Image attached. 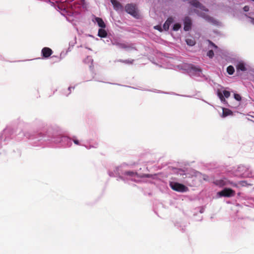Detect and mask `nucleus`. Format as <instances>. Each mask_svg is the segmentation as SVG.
<instances>
[{
    "label": "nucleus",
    "mask_w": 254,
    "mask_h": 254,
    "mask_svg": "<svg viewBox=\"0 0 254 254\" xmlns=\"http://www.w3.org/2000/svg\"><path fill=\"white\" fill-rule=\"evenodd\" d=\"M190 4L193 6L198 8L201 10L208 11V10L203 6L197 0H192L190 2Z\"/></svg>",
    "instance_id": "nucleus-6"
},
{
    "label": "nucleus",
    "mask_w": 254,
    "mask_h": 254,
    "mask_svg": "<svg viewBox=\"0 0 254 254\" xmlns=\"http://www.w3.org/2000/svg\"><path fill=\"white\" fill-rule=\"evenodd\" d=\"M232 114V112L230 110L227 109H224V108L223 109V114H222L223 117H225L227 116L231 115Z\"/></svg>",
    "instance_id": "nucleus-17"
},
{
    "label": "nucleus",
    "mask_w": 254,
    "mask_h": 254,
    "mask_svg": "<svg viewBox=\"0 0 254 254\" xmlns=\"http://www.w3.org/2000/svg\"><path fill=\"white\" fill-rule=\"evenodd\" d=\"M126 11L133 17L138 18L139 13L136 7V5L133 4H127L125 6Z\"/></svg>",
    "instance_id": "nucleus-2"
},
{
    "label": "nucleus",
    "mask_w": 254,
    "mask_h": 254,
    "mask_svg": "<svg viewBox=\"0 0 254 254\" xmlns=\"http://www.w3.org/2000/svg\"><path fill=\"white\" fill-rule=\"evenodd\" d=\"M174 21V19L172 17H169L163 24V28L167 31L169 29V26Z\"/></svg>",
    "instance_id": "nucleus-11"
},
{
    "label": "nucleus",
    "mask_w": 254,
    "mask_h": 254,
    "mask_svg": "<svg viewBox=\"0 0 254 254\" xmlns=\"http://www.w3.org/2000/svg\"><path fill=\"white\" fill-rule=\"evenodd\" d=\"M181 27V25L180 23H176L174 24L173 29L174 31H178Z\"/></svg>",
    "instance_id": "nucleus-21"
},
{
    "label": "nucleus",
    "mask_w": 254,
    "mask_h": 254,
    "mask_svg": "<svg viewBox=\"0 0 254 254\" xmlns=\"http://www.w3.org/2000/svg\"><path fill=\"white\" fill-rule=\"evenodd\" d=\"M111 2L115 10H118L123 9L122 4L117 0H111Z\"/></svg>",
    "instance_id": "nucleus-12"
},
{
    "label": "nucleus",
    "mask_w": 254,
    "mask_h": 254,
    "mask_svg": "<svg viewBox=\"0 0 254 254\" xmlns=\"http://www.w3.org/2000/svg\"><path fill=\"white\" fill-rule=\"evenodd\" d=\"M71 88H72V87H68V90H70V89H71Z\"/></svg>",
    "instance_id": "nucleus-31"
},
{
    "label": "nucleus",
    "mask_w": 254,
    "mask_h": 254,
    "mask_svg": "<svg viewBox=\"0 0 254 254\" xmlns=\"http://www.w3.org/2000/svg\"><path fill=\"white\" fill-rule=\"evenodd\" d=\"M218 195L221 197H231L233 196L235 194V191L229 188H225L221 191L218 192Z\"/></svg>",
    "instance_id": "nucleus-4"
},
{
    "label": "nucleus",
    "mask_w": 254,
    "mask_h": 254,
    "mask_svg": "<svg viewBox=\"0 0 254 254\" xmlns=\"http://www.w3.org/2000/svg\"><path fill=\"white\" fill-rule=\"evenodd\" d=\"M207 178H208V177L207 176H204V177L203 179L204 180L206 181V180H207Z\"/></svg>",
    "instance_id": "nucleus-29"
},
{
    "label": "nucleus",
    "mask_w": 254,
    "mask_h": 254,
    "mask_svg": "<svg viewBox=\"0 0 254 254\" xmlns=\"http://www.w3.org/2000/svg\"><path fill=\"white\" fill-rule=\"evenodd\" d=\"M207 56L209 58H212L214 56V52L213 50H209L207 54Z\"/></svg>",
    "instance_id": "nucleus-23"
},
{
    "label": "nucleus",
    "mask_w": 254,
    "mask_h": 254,
    "mask_svg": "<svg viewBox=\"0 0 254 254\" xmlns=\"http://www.w3.org/2000/svg\"><path fill=\"white\" fill-rule=\"evenodd\" d=\"M250 18L251 19V22L254 24V18L252 17H250Z\"/></svg>",
    "instance_id": "nucleus-28"
},
{
    "label": "nucleus",
    "mask_w": 254,
    "mask_h": 254,
    "mask_svg": "<svg viewBox=\"0 0 254 254\" xmlns=\"http://www.w3.org/2000/svg\"><path fill=\"white\" fill-rule=\"evenodd\" d=\"M98 35L101 38H105L107 36V33L105 30L101 28L98 30Z\"/></svg>",
    "instance_id": "nucleus-16"
},
{
    "label": "nucleus",
    "mask_w": 254,
    "mask_h": 254,
    "mask_svg": "<svg viewBox=\"0 0 254 254\" xmlns=\"http://www.w3.org/2000/svg\"><path fill=\"white\" fill-rule=\"evenodd\" d=\"M117 46L119 48L125 49H135L134 48L132 47L131 45L126 44L125 43H116L114 44Z\"/></svg>",
    "instance_id": "nucleus-10"
},
{
    "label": "nucleus",
    "mask_w": 254,
    "mask_h": 254,
    "mask_svg": "<svg viewBox=\"0 0 254 254\" xmlns=\"http://www.w3.org/2000/svg\"><path fill=\"white\" fill-rule=\"evenodd\" d=\"M236 68L237 72L239 71H245L247 70L246 64L243 61L239 62L236 65Z\"/></svg>",
    "instance_id": "nucleus-9"
},
{
    "label": "nucleus",
    "mask_w": 254,
    "mask_h": 254,
    "mask_svg": "<svg viewBox=\"0 0 254 254\" xmlns=\"http://www.w3.org/2000/svg\"><path fill=\"white\" fill-rule=\"evenodd\" d=\"M125 175L130 176H135L137 175V173L133 172V171H126L124 173Z\"/></svg>",
    "instance_id": "nucleus-20"
},
{
    "label": "nucleus",
    "mask_w": 254,
    "mask_h": 254,
    "mask_svg": "<svg viewBox=\"0 0 254 254\" xmlns=\"http://www.w3.org/2000/svg\"><path fill=\"white\" fill-rule=\"evenodd\" d=\"M122 62L124 63H125V64H132L133 63V60H125V61H123Z\"/></svg>",
    "instance_id": "nucleus-24"
},
{
    "label": "nucleus",
    "mask_w": 254,
    "mask_h": 254,
    "mask_svg": "<svg viewBox=\"0 0 254 254\" xmlns=\"http://www.w3.org/2000/svg\"><path fill=\"white\" fill-rule=\"evenodd\" d=\"M234 98L237 101H240L242 99L241 96H240V95H239L238 94H236V93L234 94Z\"/></svg>",
    "instance_id": "nucleus-22"
},
{
    "label": "nucleus",
    "mask_w": 254,
    "mask_h": 254,
    "mask_svg": "<svg viewBox=\"0 0 254 254\" xmlns=\"http://www.w3.org/2000/svg\"><path fill=\"white\" fill-rule=\"evenodd\" d=\"M53 53L52 49L48 47L43 48L41 51L42 55L45 58H49Z\"/></svg>",
    "instance_id": "nucleus-7"
},
{
    "label": "nucleus",
    "mask_w": 254,
    "mask_h": 254,
    "mask_svg": "<svg viewBox=\"0 0 254 254\" xmlns=\"http://www.w3.org/2000/svg\"><path fill=\"white\" fill-rule=\"evenodd\" d=\"M244 11H249V7L248 6H245L244 7Z\"/></svg>",
    "instance_id": "nucleus-26"
},
{
    "label": "nucleus",
    "mask_w": 254,
    "mask_h": 254,
    "mask_svg": "<svg viewBox=\"0 0 254 254\" xmlns=\"http://www.w3.org/2000/svg\"><path fill=\"white\" fill-rule=\"evenodd\" d=\"M209 42L210 43V44H211L213 47H214L215 48H217V46L213 43H212L211 41H209Z\"/></svg>",
    "instance_id": "nucleus-27"
},
{
    "label": "nucleus",
    "mask_w": 254,
    "mask_h": 254,
    "mask_svg": "<svg viewBox=\"0 0 254 254\" xmlns=\"http://www.w3.org/2000/svg\"><path fill=\"white\" fill-rule=\"evenodd\" d=\"M95 20L98 23V25L99 27H100L102 28H105L106 24L102 18L99 17H96Z\"/></svg>",
    "instance_id": "nucleus-14"
},
{
    "label": "nucleus",
    "mask_w": 254,
    "mask_h": 254,
    "mask_svg": "<svg viewBox=\"0 0 254 254\" xmlns=\"http://www.w3.org/2000/svg\"><path fill=\"white\" fill-rule=\"evenodd\" d=\"M214 183L216 185L219 186L220 187H223L225 186H229V185H231L234 187L237 186V185L236 184L231 182V181H230L229 180H228V179H227L226 178H223V179H219V180H216L214 182Z\"/></svg>",
    "instance_id": "nucleus-3"
},
{
    "label": "nucleus",
    "mask_w": 254,
    "mask_h": 254,
    "mask_svg": "<svg viewBox=\"0 0 254 254\" xmlns=\"http://www.w3.org/2000/svg\"><path fill=\"white\" fill-rule=\"evenodd\" d=\"M154 29H157V30H159V31H162V28H161V26H160V25L155 26L154 27Z\"/></svg>",
    "instance_id": "nucleus-25"
},
{
    "label": "nucleus",
    "mask_w": 254,
    "mask_h": 254,
    "mask_svg": "<svg viewBox=\"0 0 254 254\" xmlns=\"http://www.w3.org/2000/svg\"><path fill=\"white\" fill-rule=\"evenodd\" d=\"M223 95L220 91H218V93H217V95H218L219 98H220V99L221 100V101L222 102H224V101H225V97H226L227 98L229 97V96H230V93L228 91L224 90L223 92Z\"/></svg>",
    "instance_id": "nucleus-8"
},
{
    "label": "nucleus",
    "mask_w": 254,
    "mask_h": 254,
    "mask_svg": "<svg viewBox=\"0 0 254 254\" xmlns=\"http://www.w3.org/2000/svg\"><path fill=\"white\" fill-rule=\"evenodd\" d=\"M186 41L187 44L188 45L190 46H192L194 45L195 44V41L194 39H187Z\"/></svg>",
    "instance_id": "nucleus-19"
},
{
    "label": "nucleus",
    "mask_w": 254,
    "mask_h": 254,
    "mask_svg": "<svg viewBox=\"0 0 254 254\" xmlns=\"http://www.w3.org/2000/svg\"><path fill=\"white\" fill-rule=\"evenodd\" d=\"M235 71L234 67L232 65H229L227 68V72L230 75H232Z\"/></svg>",
    "instance_id": "nucleus-18"
},
{
    "label": "nucleus",
    "mask_w": 254,
    "mask_h": 254,
    "mask_svg": "<svg viewBox=\"0 0 254 254\" xmlns=\"http://www.w3.org/2000/svg\"><path fill=\"white\" fill-rule=\"evenodd\" d=\"M81 2L83 4L84 3L85 0H80Z\"/></svg>",
    "instance_id": "nucleus-30"
},
{
    "label": "nucleus",
    "mask_w": 254,
    "mask_h": 254,
    "mask_svg": "<svg viewBox=\"0 0 254 254\" xmlns=\"http://www.w3.org/2000/svg\"><path fill=\"white\" fill-rule=\"evenodd\" d=\"M169 185L173 190L176 191L184 192L189 190L187 187L179 183L171 182H170Z\"/></svg>",
    "instance_id": "nucleus-1"
},
{
    "label": "nucleus",
    "mask_w": 254,
    "mask_h": 254,
    "mask_svg": "<svg viewBox=\"0 0 254 254\" xmlns=\"http://www.w3.org/2000/svg\"><path fill=\"white\" fill-rule=\"evenodd\" d=\"M184 29L186 31H189L191 27V20L189 17H186L184 19Z\"/></svg>",
    "instance_id": "nucleus-5"
},
{
    "label": "nucleus",
    "mask_w": 254,
    "mask_h": 254,
    "mask_svg": "<svg viewBox=\"0 0 254 254\" xmlns=\"http://www.w3.org/2000/svg\"><path fill=\"white\" fill-rule=\"evenodd\" d=\"M62 141L66 142V143H71L72 141H73L74 143H78V140H77L76 139H71V138L66 137V136H64L62 137Z\"/></svg>",
    "instance_id": "nucleus-15"
},
{
    "label": "nucleus",
    "mask_w": 254,
    "mask_h": 254,
    "mask_svg": "<svg viewBox=\"0 0 254 254\" xmlns=\"http://www.w3.org/2000/svg\"><path fill=\"white\" fill-rule=\"evenodd\" d=\"M190 72L194 74H199L201 72V69L197 67L191 65L190 67Z\"/></svg>",
    "instance_id": "nucleus-13"
}]
</instances>
